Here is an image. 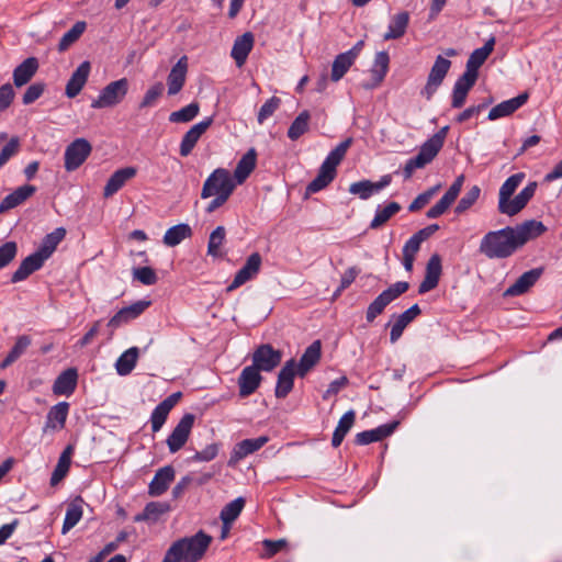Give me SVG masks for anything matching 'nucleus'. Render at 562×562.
<instances>
[{"mask_svg": "<svg viewBox=\"0 0 562 562\" xmlns=\"http://www.w3.org/2000/svg\"><path fill=\"white\" fill-rule=\"evenodd\" d=\"M212 542V537L203 531L175 541L161 562H198Z\"/></svg>", "mask_w": 562, "mask_h": 562, "instance_id": "nucleus-1", "label": "nucleus"}, {"mask_svg": "<svg viewBox=\"0 0 562 562\" xmlns=\"http://www.w3.org/2000/svg\"><path fill=\"white\" fill-rule=\"evenodd\" d=\"M513 234V226H506L498 231L486 233L479 246V250L488 259H505L518 249Z\"/></svg>", "mask_w": 562, "mask_h": 562, "instance_id": "nucleus-2", "label": "nucleus"}, {"mask_svg": "<svg viewBox=\"0 0 562 562\" xmlns=\"http://www.w3.org/2000/svg\"><path fill=\"white\" fill-rule=\"evenodd\" d=\"M352 144V138H347L338 144L323 161L316 178L306 187V193L313 194L326 188L336 177L337 166L346 156L347 150Z\"/></svg>", "mask_w": 562, "mask_h": 562, "instance_id": "nucleus-3", "label": "nucleus"}, {"mask_svg": "<svg viewBox=\"0 0 562 562\" xmlns=\"http://www.w3.org/2000/svg\"><path fill=\"white\" fill-rule=\"evenodd\" d=\"M130 88V82L126 78L108 83L99 93V95L92 100V109H105L114 108L120 104L126 97Z\"/></svg>", "mask_w": 562, "mask_h": 562, "instance_id": "nucleus-4", "label": "nucleus"}, {"mask_svg": "<svg viewBox=\"0 0 562 562\" xmlns=\"http://www.w3.org/2000/svg\"><path fill=\"white\" fill-rule=\"evenodd\" d=\"M236 186V182L226 169H215L205 180L201 198L207 199L214 194L232 195Z\"/></svg>", "mask_w": 562, "mask_h": 562, "instance_id": "nucleus-5", "label": "nucleus"}, {"mask_svg": "<svg viewBox=\"0 0 562 562\" xmlns=\"http://www.w3.org/2000/svg\"><path fill=\"white\" fill-rule=\"evenodd\" d=\"M408 288V282L398 281L380 293L368 306L366 314L367 321L372 323L391 302L405 293Z\"/></svg>", "mask_w": 562, "mask_h": 562, "instance_id": "nucleus-6", "label": "nucleus"}, {"mask_svg": "<svg viewBox=\"0 0 562 562\" xmlns=\"http://www.w3.org/2000/svg\"><path fill=\"white\" fill-rule=\"evenodd\" d=\"M536 189L537 183L530 182L517 195L498 200V212L510 217L517 215L532 199Z\"/></svg>", "mask_w": 562, "mask_h": 562, "instance_id": "nucleus-7", "label": "nucleus"}, {"mask_svg": "<svg viewBox=\"0 0 562 562\" xmlns=\"http://www.w3.org/2000/svg\"><path fill=\"white\" fill-rule=\"evenodd\" d=\"M451 66V61L441 55L437 56L430 72L427 78V82L422 90V94L430 100L432 95L436 93L438 88L441 86L445 77L447 76Z\"/></svg>", "mask_w": 562, "mask_h": 562, "instance_id": "nucleus-8", "label": "nucleus"}, {"mask_svg": "<svg viewBox=\"0 0 562 562\" xmlns=\"http://www.w3.org/2000/svg\"><path fill=\"white\" fill-rule=\"evenodd\" d=\"M92 147L85 138H77L65 150V169L74 171L78 169L91 154Z\"/></svg>", "mask_w": 562, "mask_h": 562, "instance_id": "nucleus-9", "label": "nucleus"}, {"mask_svg": "<svg viewBox=\"0 0 562 562\" xmlns=\"http://www.w3.org/2000/svg\"><path fill=\"white\" fill-rule=\"evenodd\" d=\"M282 360V352L269 344L260 345L252 353V367L259 371L270 372L276 369Z\"/></svg>", "mask_w": 562, "mask_h": 562, "instance_id": "nucleus-10", "label": "nucleus"}, {"mask_svg": "<svg viewBox=\"0 0 562 562\" xmlns=\"http://www.w3.org/2000/svg\"><path fill=\"white\" fill-rule=\"evenodd\" d=\"M193 414H184L167 438V446L171 453L179 451L188 441L194 424Z\"/></svg>", "mask_w": 562, "mask_h": 562, "instance_id": "nucleus-11", "label": "nucleus"}, {"mask_svg": "<svg viewBox=\"0 0 562 562\" xmlns=\"http://www.w3.org/2000/svg\"><path fill=\"white\" fill-rule=\"evenodd\" d=\"M438 146V140L425 142L418 154L406 161L403 169L404 178L409 179L416 169L424 168L428 165L437 156Z\"/></svg>", "mask_w": 562, "mask_h": 562, "instance_id": "nucleus-12", "label": "nucleus"}, {"mask_svg": "<svg viewBox=\"0 0 562 562\" xmlns=\"http://www.w3.org/2000/svg\"><path fill=\"white\" fill-rule=\"evenodd\" d=\"M269 441L268 436H260L258 438L252 439H244L236 443L231 452V457L228 460V465L234 467L240 460L246 458L248 454H251L259 449H261Z\"/></svg>", "mask_w": 562, "mask_h": 562, "instance_id": "nucleus-13", "label": "nucleus"}, {"mask_svg": "<svg viewBox=\"0 0 562 562\" xmlns=\"http://www.w3.org/2000/svg\"><path fill=\"white\" fill-rule=\"evenodd\" d=\"M261 262H262V259H261L260 254H258V252L251 254L247 258L245 265L235 274L233 282L227 286V291L231 292V291L239 288L247 281H249L250 279H252L259 272Z\"/></svg>", "mask_w": 562, "mask_h": 562, "instance_id": "nucleus-14", "label": "nucleus"}, {"mask_svg": "<svg viewBox=\"0 0 562 562\" xmlns=\"http://www.w3.org/2000/svg\"><path fill=\"white\" fill-rule=\"evenodd\" d=\"M494 45L495 38L491 37L482 47L474 49L467 61L465 71L463 72V75L476 80L479 76V68L485 63L487 57L491 55V53L494 49Z\"/></svg>", "mask_w": 562, "mask_h": 562, "instance_id": "nucleus-15", "label": "nucleus"}, {"mask_svg": "<svg viewBox=\"0 0 562 562\" xmlns=\"http://www.w3.org/2000/svg\"><path fill=\"white\" fill-rule=\"evenodd\" d=\"M546 231L547 227L543 223L536 220H528L513 227V234L519 248L529 240L541 236Z\"/></svg>", "mask_w": 562, "mask_h": 562, "instance_id": "nucleus-16", "label": "nucleus"}, {"mask_svg": "<svg viewBox=\"0 0 562 562\" xmlns=\"http://www.w3.org/2000/svg\"><path fill=\"white\" fill-rule=\"evenodd\" d=\"M212 123L213 117H206L191 126V128L183 135L180 144V155L182 157H187L191 154L200 137L206 132Z\"/></svg>", "mask_w": 562, "mask_h": 562, "instance_id": "nucleus-17", "label": "nucleus"}, {"mask_svg": "<svg viewBox=\"0 0 562 562\" xmlns=\"http://www.w3.org/2000/svg\"><path fill=\"white\" fill-rule=\"evenodd\" d=\"M543 273L542 268H535L524 272L513 285L507 288L504 292V296H518L527 293L540 279Z\"/></svg>", "mask_w": 562, "mask_h": 562, "instance_id": "nucleus-18", "label": "nucleus"}, {"mask_svg": "<svg viewBox=\"0 0 562 562\" xmlns=\"http://www.w3.org/2000/svg\"><path fill=\"white\" fill-rule=\"evenodd\" d=\"M441 258L438 254H434L427 265L424 280L419 284L418 292L425 294L438 285L441 276Z\"/></svg>", "mask_w": 562, "mask_h": 562, "instance_id": "nucleus-19", "label": "nucleus"}, {"mask_svg": "<svg viewBox=\"0 0 562 562\" xmlns=\"http://www.w3.org/2000/svg\"><path fill=\"white\" fill-rule=\"evenodd\" d=\"M296 373V362L294 359L288 360L278 374L276 385V396L284 398L293 389L294 376Z\"/></svg>", "mask_w": 562, "mask_h": 562, "instance_id": "nucleus-20", "label": "nucleus"}, {"mask_svg": "<svg viewBox=\"0 0 562 562\" xmlns=\"http://www.w3.org/2000/svg\"><path fill=\"white\" fill-rule=\"evenodd\" d=\"M262 376L256 367H245L238 378L239 396L247 397L259 387Z\"/></svg>", "mask_w": 562, "mask_h": 562, "instance_id": "nucleus-21", "label": "nucleus"}, {"mask_svg": "<svg viewBox=\"0 0 562 562\" xmlns=\"http://www.w3.org/2000/svg\"><path fill=\"white\" fill-rule=\"evenodd\" d=\"M254 44L255 36L251 32H245L243 35L235 38L231 56L235 60L237 67L245 65Z\"/></svg>", "mask_w": 562, "mask_h": 562, "instance_id": "nucleus-22", "label": "nucleus"}, {"mask_svg": "<svg viewBox=\"0 0 562 562\" xmlns=\"http://www.w3.org/2000/svg\"><path fill=\"white\" fill-rule=\"evenodd\" d=\"M528 98V93L522 92L515 98L498 103L490 110L487 119L495 121L513 114L527 102Z\"/></svg>", "mask_w": 562, "mask_h": 562, "instance_id": "nucleus-23", "label": "nucleus"}, {"mask_svg": "<svg viewBox=\"0 0 562 562\" xmlns=\"http://www.w3.org/2000/svg\"><path fill=\"white\" fill-rule=\"evenodd\" d=\"M188 71L187 57L182 56L171 68L167 77L168 94L176 95L184 86Z\"/></svg>", "mask_w": 562, "mask_h": 562, "instance_id": "nucleus-24", "label": "nucleus"}, {"mask_svg": "<svg viewBox=\"0 0 562 562\" xmlns=\"http://www.w3.org/2000/svg\"><path fill=\"white\" fill-rule=\"evenodd\" d=\"M91 70V65L89 61H82L77 69L72 72L70 79L66 85L65 93L68 98L77 97L82 88L85 87L89 74Z\"/></svg>", "mask_w": 562, "mask_h": 562, "instance_id": "nucleus-25", "label": "nucleus"}, {"mask_svg": "<svg viewBox=\"0 0 562 562\" xmlns=\"http://www.w3.org/2000/svg\"><path fill=\"white\" fill-rule=\"evenodd\" d=\"M391 182V176L386 175L381 178L378 182H371L369 180H362L353 182L349 187L351 194L358 195L362 200L369 199L373 193L379 192Z\"/></svg>", "mask_w": 562, "mask_h": 562, "instance_id": "nucleus-26", "label": "nucleus"}, {"mask_svg": "<svg viewBox=\"0 0 562 562\" xmlns=\"http://www.w3.org/2000/svg\"><path fill=\"white\" fill-rule=\"evenodd\" d=\"M322 356L321 340L313 341L302 355L300 362L296 364V373L305 376L307 372L317 364Z\"/></svg>", "mask_w": 562, "mask_h": 562, "instance_id": "nucleus-27", "label": "nucleus"}, {"mask_svg": "<svg viewBox=\"0 0 562 562\" xmlns=\"http://www.w3.org/2000/svg\"><path fill=\"white\" fill-rule=\"evenodd\" d=\"M136 168L135 167H125L122 169L116 170L108 180L104 190L103 195L104 198H110L113 194H115L121 188L124 187V184L134 178L136 176Z\"/></svg>", "mask_w": 562, "mask_h": 562, "instance_id": "nucleus-28", "label": "nucleus"}, {"mask_svg": "<svg viewBox=\"0 0 562 562\" xmlns=\"http://www.w3.org/2000/svg\"><path fill=\"white\" fill-rule=\"evenodd\" d=\"M78 382V371L76 368H69L63 371L53 384L55 395L69 396L74 393Z\"/></svg>", "mask_w": 562, "mask_h": 562, "instance_id": "nucleus-29", "label": "nucleus"}, {"mask_svg": "<svg viewBox=\"0 0 562 562\" xmlns=\"http://www.w3.org/2000/svg\"><path fill=\"white\" fill-rule=\"evenodd\" d=\"M69 412V404L67 402H59L52 406L46 416L44 431L60 430L65 427L66 419Z\"/></svg>", "mask_w": 562, "mask_h": 562, "instance_id": "nucleus-30", "label": "nucleus"}, {"mask_svg": "<svg viewBox=\"0 0 562 562\" xmlns=\"http://www.w3.org/2000/svg\"><path fill=\"white\" fill-rule=\"evenodd\" d=\"M398 423L393 422L390 424L381 425L374 429L366 430L357 434L356 443L360 446L369 445L375 441H380L386 437H389L397 427Z\"/></svg>", "mask_w": 562, "mask_h": 562, "instance_id": "nucleus-31", "label": "nucleus"}, {"mask_svg": "<svg viewBox=\"0 0 562 562\" xmlns=\"http://www.w3.org/2000/svg\"><path fill=\"white\" fill-rule=\"evenodd\" d=\"M175 479V470L170 465H166L161 469H159L151 482L149 483V494L151 496H159L164 494L168 487L169 484Z\"/></svg>", "mask_w": 562, "mask_h": 562, "instance_id": "nucleus-32", "label": "nucleus"}, {"mask_svg": "<svg viewBox=\"0 0 562 562\" xmlns=\"http://www.w3.org/2000/svg\"><path fill=\"white\" fill-rule=\"evenodd\" d=\"M44 262L45 260L40 255L33 252L20 263L19 268L13 272L11 281L16 283L25 280L33 272L42 268Z\"/></svg>", "mask_w": 562, "mask_h": 562, "instance_id": "nucleus-33", "label": "nucleus"}, {"mask_svg": "<svg viewBox=\"0 0 562 562\" xmlns=\"http://www.w3.org/2000/svg\"><path fill=\"white\" fill-rule=\"evenodd\" d=\"M409 24V13L401 11L391 16L386 33L383 35L384 41L397 40L404 36Z\"/></svg>", "mask_w": 562, "mask_h": 562, "instance_id": "nucleus-34", "label": "nucleus"}, {"mask_svg": "<svg viewBox=\"0 0 562 562\" xmlns=\"http://www.w3.org/2000/svg\"><path fill=\"white\" fill-rule=\"evenodd\" d=\"M35 191H36V188L31 184H25V186L19 187L12 193L8 194L0 202V213H3L5 211H9V210L20 205L26 199L32 196Z\"/></svg>", "mask_w": 562, "mask_h": 562, "instance_id": "nucleus-35", "label": "nucleus"}, {"mask_svg": "<svg viewBox=\"0 0 562 562\" xmlns=\"http://www.w3.org/2000/svg\"><path fill=\"white\" fill-rule=\"evenodd\" d=\"M257 153L255 148H250L237 162L234 170V181L241 184L252 172L256 167Z\"/></svg>", "mask_w": 562, "mask_h": 562, "instance_id": "nucleus-36", "label": "nucleus"}, {"mask_svg": "<svg viewBox=\"0 0 562 562\" xmlns=\"http://www.w3.org/2000/svg\"><path fill=\"white\" fill-rule=\"evenodd\" d=\"M38 69V60L35 57H29L13 70V82L16 87L26 85Z\"/></svg>", "mask_w": 562, "mask_h": 562, "instance_id": "nucleus-37", "label": "nucleus"}, {"mask_svg": "<svg viewBox=\"0 0 562 562\" xmlns=\"http://www.w3.org/2000/svg\"><path fill=\"white\" fill-rule=\"evenodd\" d=\"M419 314V306L417 304H414L413 306H411L408 310H406L404 313L396 317V321L392 325L390 333V340L392 344L400 339L405 327Z\"/></svg>", "mask_w": 562, "mask_h": 562, "instance_id": "nucleus-38", "label": "nucleus"}, {"mask_svg": "<svg viewBox=\"0 0 562 562\" xmlns=\"http://www.w3.org/2000/svg\"><path fill=\"white\" fill-rule=\"evenodd\" d=\"M65 236L66 229L64 227H57L43 238L40 248L35 252L40 255L44 260H47L56 250L58 244L65 238Z\"/></svg>", "mask_w": 562, "mask_h": 562, "instance_id": "nucleus-39", "label": "nucleus"}, {"mask_svg": "<svg viewBox=\"0 0 562 562\" xmlns=\"http://www.w3.org/2000/svg\"><path fill=\"white\" fill-rule=\"evenodd\" d=\"M476 80L468 77L465 75H462L454 83L453 91H452V100H451V106L454 109H460L463 106L467 95L471 88L475 85Z\"/></svg>", "mask_w": 562, "mask_h": 562, "instance_id": "nucleus-40", "label": "nucleus"}, {"mask_svg": "<svg viewBox=\"0 0 562 562\" xmlns=\"http://www.w3.org/2000/svg\"><path fill=\"white\" fill-rule=\"evenodd\" d=\"M139 349L137 347H131L125 350L115 362V370L119 375L125 376L130 374L138 360Z\"/></svg>", "mask_w": 562, "mask_h": 562, "instance_id": "nucleus-41", "label": "nucleus"}, {"mask_svg": "<svg viewBox=\"0 0 562 562\" xmlns=\"http://www.w3.org/2000/svg\"><path fill=\"white\" fill-rule=\"evenodd\" d=\"M191 227L188 224L181 223L168 228L164 235L162 241L168 247H175L186 238L191 237Z\"/></svg>", "mask_w": 562, "mask_h": 562, "instance_id": "nucleus-42", "label": "nucleus"}, {"mask_svg": "<svg viewBox=\"0 0 562 562\" xmlns=\"http://www.w3.org/2000/svg\"><path fill=\"white\" fill-rule=\"evenodd\" d=\"M82 503V498L77 497L68 505L61 529L63 533H67L80 521L83 514Z\"/></svg>", "mask_w": 562, "mask_h": 562, "instance_id": "nucleus-43", "label": "nucleus"}, {"mask_svg": "<svg viewBox=\"0 0 562 562\" xmlns=\"http://www.w3.org/2000/svg\"><path fill=\"white\" fill-rule=\"evenodd\" d=\"M169 510V505L166 503L151 502L148 503L144 510L134 517L135 521H150L156 522L161 515Z\"/></svg>", "mask_w": 562, "mask_h": 562, "instance_id": "nucleus-44", "label": "nucleus"}, {"mask_svg": "<svg viewBox=\"0 0 562 562\" xmlns=\"http://www.w3.org/2000/svg\"><path fill=\"white\" fill-rule=\"evenodd\" d=\"M351 53H341L337 55L331 65L330 79L335 82L339 81L349 68L353 65Z\"/></svg>", "mask_w": 562, "mask_h": 562, "instance_id": "nucleus-45", "label": "nucleus"}, {"mask_svg": "<svg viewBox=\"0 0 562 562\" xmlns=\"http://www.w3.org/2000/svg\"><path fill=\"white\" fill-rule=\"evenodd\" d=\"M31 337L27 335H22L16 338V341L8 356L3 359V361L0 364L1 369H5L9 366H11L13 362H15L31 346Z\"/></svg>", "mask_w": 562, "mask_h": 562, "instance_id": "nucleus-46", "label": "nucleus"}, {"mask_svg": "<svg viewBox=\"0 0 562 562\" xmlns=\"http://www.w3.org/2000/svg\"><path fill=\"white\" fill-rule=\"evenodd\" d=\"M355 423V413L353 411H348L345 413L338 422V425L333 434L331 445L337 448L342 442L345 436L351 429Z\"/></svg>", "mask_w": 562, "mask_h": 562, "instance_id": "nucleus-47", "label": "nucleus"}, {"mask_svg": "<svg viewBox=\"0 0 562 562\" xmlns=\"http://www.w3.org/2000/svg\"><path fill=\"white\" fill-rule=\"evenodd\" d=\"M401 210V205L397 202H391L384 207H378L375 215L370 223V228L376 229L383 226L392 216H394Z\"/></svg>", "mask_w": 562, "mask_h": 562, "instance_id": "nucleus-48", "label": "nucleus"}, {"mask_svg": "<svg viewBox=\"0 0 562 562\" xmlns=\"http://www.w3.org/2000/svg\"><path fill=\"white\" fill-rule=\"evenodd\" d=\"M311 114L307 110L302 111L292 122L288 130V137L292 140L299 139L307 132Z\"/></svg>", "mask_w": 562, "mask_h": 562, "instance_id": "nucleus-49", "label": "nucleus"}, {"mask_svg": "<svg viewBox=\"0 0 562 562\" xmlns=\"http://www.w3.org/2000/svg\"><path fill=\"white\" fill-rule=\"evenodd\" d=\"M226 231L224 226H217L209 237L207 255L214 258L222 257V246L225 241Z\"/></svg>", "mask_w": 562, "mask_h": 562, "instance_id": "nucleus-50", "label": "nucleus"}, {"mask_svg": "<svg viewBox=\"0 0 562 562\" xmlns=\"http://www.w3.org/2000/svg\"><path fill=\"white\" fill-rule=\"evenodd\" d=\"M390 57L386 52H379L375 55L371 74L374 80V86H378L384 79L389 70Z\"/></svg>", "mask_w": 562, "mask_h": 562, "instance_id": "nucleus-51", "label": "nucleus"}, {"mask_svg": "<svg viewBox=\"0 0 562 562\" xmlns=\"http://www.w3.org/2000/svg\"><path fill=\"white\" fill-rule=\"evenodd\" d=\"M244 506L245 499L243 497H237L225 505L220 515L222 522L224 525L232 524L240 515Z\"/></svg>", "mask_w": 562, "mask_h": 562, "instance_id": "nucleus-52", "label": "nucleus"}, {"mask_svg": "<svg viewBox=\"0 0 562 562\" xmlns=\"http://www.w3.org/2000/svg\"><path fill=\"white\" fill-rule=\"evenodd\" d=\"M86 22L79 21L72 25V27L67 31L58 43V50L65 52L70 45H72L85 32Z\"/></svg>", "mask_w": 562, "mask_h": 562, "instance_id": "nucleus-53", "label": "nucleus"}, {"mask_svg": "<svg viewBox=\"0 0 562 562\" xmlns=\"http://www.w3.org/2000/svg\"><path fill=\"white\" fill-rule=\"evenodd\" d=\"M199 103L192 102L182 109L172 112L169 115V121L172 123H187L192 121L199 114Z\"/></svg>", "mask_w": 562, "mask_h": 562, "instance_id": "nucleus-54", "label": "nucleus"}, {"mask_svg": "<svg viewBox=\"0 0 562 562\" xmlns=\"http://www.w3.org/2000/svg\"><path fill=\"white\" fill-rule=\"evenodd\" d=\"M525 178V173L518 172L505 180V182L499 188L498 200L508 199L513 196L517 188L520 186Z\"/></svg>", "mask_w": 562, "mask_h": 562, "instance_id": "nucleus-55", "label": "nucleus"}, {"mask_svg": "<svg viewBox=\"0 0 562 562\" xmlns=\"http://www.w3.org/2000/svg\"><path fill=\"white\" fill-rule=\"evenodd\" d=\"M481 189L477 186H473L458 202L454 209L457 214H462L468 211L479 199Z\"/></svg>", "mask_w": 562, "mask_h": 562, "instance_id": "nucleus-56", "label": "nucleus"}, {"mask_svg": "<svg viewBox=\"0 0 562 562\" xmlns=\"http://www.w3.org/2000/svg\"><path fill=\"white\" fill-rule=\"evenodd\" d=\"M134 280L144 285H154L158 281L156 271L150 267H138L132 270Z\"/></svg>", "mask_w": 562, "mask_h": 562, "instance_id": "nucleus-57", "label": "nucleus"}, {"mask_svg": "<svg viewBox=\"0 0 562 562\" xmlns=\"http://www.w3.org/2000/svg\"><path fill=\"white\" fill-rule=\"evenodd\" d=\"M171 409L166 407L162 403H159L155 407L150 416V424L154 432H157L161 429Z\"/></svg>", "mask_w": 562, "mask_h": 562, "instance_id": "nucleus-58", "label": "nucleus"}, {"mask_svg": "<svg viewBox=\"0 0 562 562\" xmlns=\"http://www.w3.org/2000/svg\"><path fill=\"white\" fill-rule=\"evenodd\" d=\"M220 447H221V445L217 442L210 443L205 448H203L201 451H196L191 457V460L194 462H210L217 457Z\"/></svg>", "mask_w": 562, "mask_h": 562, "instance_id": "nucleus-59", "label": "nucleus"}, {"mask_svg": "<svg viewBox=\"0 0 562 562\" xmlns=\"http://www.w3.org/2000/svg\"><path fill=\"white\" fill-rule=\"evenodd\" d=\"M151 304L150 301L140 300L134 302L133 304L121 308L123 315L127 318L128 322L137 318L140 314L145 312L147 307Z\"/></svg>", "mask_w": 562, "mask_h": 562, "instance_id": "nucleus-60", "label": "nucleus"}, {"mask_svg": "<svg viewBox=\"0 0 562 562\" xmlns=\"http://www.w3.org/2000/svg\"><path fill=\"white\" fill-rule=\"evenodd\" d=\"M162 91L164 85L161 82H156L155 85L148 88V90L144 94L143 100L139 103V106L142 109L153 106L159 99V97L162 94Z\"/></svg>", "mask_w": 562, "mask_h": 562, "instance_id": "nucleus-61", "label": "nucleus"}, {"mask_svg": "<svg viewBox=\"0 0 562 562\" xmlns=\"http://www.w3.org/2000/svg\"><path fill=\"white\" fill-rule=\"evenodd\" d=\"M281 100L277 97H271L267 100L258 112V123L262 124L268 117H270L280 106Z\"/></svg>", "mask_w": 562, "mask_h": 562, "instance_id": "nucleus-62", "label": "nucleus"}, {"mask_svg": "<svg viewBox=\"0 0 562 562\" xmlns=\"http://www.w3.org/2000/svg\"><path fill=\"white\" fill-rule=\"evenodd\" d=\"M18 246L14 241H7L0 246V269L7 267L16 256Z\"/></svg>", "mask_w": 562, "mask_h": 562, "instance_id": "nucleus-63", "label": "nucleus"}, {"mask_svg": "<svg viewBox=\"0 0 562 562\" xmlns=\"http://www.w3.org/2000/svg\"><path fill=\"white\" fill-rule=\"evenodd\" d=\"M20 148V140L18 137H12L9 143L0 151V168L3 167L8 160L18 154Z\"/></svg>", "mask_w": 562, "mask_h": 562, "instance_id": "nucleus-64", "label": "nucleus"}]
</instances>
